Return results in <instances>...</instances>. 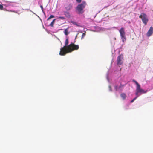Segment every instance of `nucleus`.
<instances>
[{
	"label": "nucleus",
	"mask_w": 153,
	"mask_h": 153,
	"mask_svg": "<svg viewBox=\"0 0 153 153\" xmlns=\"http://www.w3.org/2000/svg\"><path fill=\"white\" fill-rule=\"evenodd\" d=\"M78 45H76L73 43L70 44L67 46H64L60 49L59 55L62 56L65 55L67 53L71 52L74 50H77L79 48Z\"/></svg>",
	"instance_id": "obj_1"
},
{
	"label": "nucleus",
	"mask_w": 153,
	"mask_h": 153,
	"mask_svg": "<svg viewBox=\"0 0 153 153\" xmlns=\"http://www.w3.org/2000/svg\"><path fill=\"white\" fill-rule=\"evenodd\" d=\"M132 81L135 83L136 85L135 94L137 96H138V97L142 94H145L147 92V90L145 91L141 88L140 85L135 80L133 79Z\"/></svg>",
	"instance_id": "obj_2"
},
{
	"label": "nucleus",
	"mask_w": 153,
	"mask_h": 153,
	"mask_svg": "<svg viewBox=\"0 0 153 153\" xmlns=\"http://www.w3.org/2000/svg\"><path fill=\"white\" fill-rule=\"evenodd\" d=\"M86 5V2L84 1L81 4H79L76 7V9L78 11V13H82L83 12V10L85 8Z\"/></svg>",
	"instance_id": "obj_3"
},
{
	"label": "nucleus",
	"mask_w": 153,
	"mask_h": 153,
	"mask_svg": "<svg viewBox=\"0 0 153 153\" xmlns=\"http://www.w3.org/2000/svg\"><path fill=\"white\" fill-rule=\"evenodd\" d=\"M139 18L141 19L144 25H146L149 21L147 15L145 13H141L139 16Z\"/></svg>",
	"instance_id": "obj_4"
},
{
	"label": "nucleus",
	"mask_w": 153,
	"mask_h": 153,
	"mask_svg": "<svg viewBox=\"0 0 153 153\" xmlns=\"http://www.w3.org/2000/svg\"><path fill=\"white\" fill-rule=\"evenodd\" d=\"M123 59V56L122 54L118 56L117 59V65H120L122 64L123 63L122 61Z\"/></svg>",
	"instance_id": "obj_5"
},
{
	"label": "nucleus",
	"mask_w": 153,
	"mask_h": 153,
	"mask_svg": "<svg viewBox=\"0 0 153 153\" xmlns=\"http://www.w3.org/2000/svg\"><path fill=\"white\" fill-rule=\"evenodd\" d=\"M72 4L70 3L66 4L65 6V8L66 11H69L72 9Z\"/></svg>",
	"instance_id": "obj_6"
},
{
	"label": "nucleus",
	"mask_w": 153,
	"mask_h": 153,
	"mask_svg": "<svg viewBox=\"0 0 153 153\" xmlns=\"http://www.w3.org/2000/svg\"><path fill=\"white\" fill-rule=\"evenodd\" d=\"M153 33V27H151L148 31L146 33V36L147 37L151 36Z\"/></svg>",
	"instance_id": "obj_7"
},
{
	"label": "nucleus",
	"mask_w": 153,
	"mask_h": 153,
	"mask_svg": "<svg viewBox=\"0 0 153 153\" xmlns=\"http://www.w3.org/2000/svg\"><path fill=\"white\" fill-rule=\"evenodd\" d=\"M119 31L121 37H123L124 36H125V32L124 28H121L119 30Z\"/></svg>",
	"instance_id": "obj_8"
},
{
	"label": "nucleus",
	"mask_w": 153,
	"mask_h": 153,
	"mask_svg": "<svg viewBox=\"0 0 153 153\" xmlns=\"http://www.w3.org/2000/svg\"><path fill=\"white\" fill-rule=\"evenodd\" d=\"M63 13L64 15L66 18H70L71 14L68 11H64Z\"/></svg>",
	"instance_id": "obj_9"
},
{
	"label": "nucleus",
	"mask_w": 153,
	"mask_h": 153,
	"mask_svg": "<svg viewBox=\"0 0 153 153\" xmlns=\"http://www.w3.org/2000/svg\"><path fill=\"white\" fill-rule=\"evenodd\" d=\"M64 33L66 35H67L69 34L68 28L64 29Z\"/></svg>",
	"instance_id": "obj_10"
},
{
	"label": "nucleus",
	"mask_w": 153,
	"mask_h": 153,
	"mask_svg": "<svg viewBox=\"0 0 153 153\" xmlns=\"http://www.w3.org/2000/svg\"><path fill=\"white\" fill-rule=\"evenodd\" d=\"M121 97L123 100H125L126 98V96L125 94L123 93L121 94Z\"/></svg>",
	"instance_id": "obj_11"
},
{
	"label": "nucleus",
	"mask_w": 153,
	"mask_h": 153,
	"mask_svg": "<svg viewBox=\"0 0 153 153\" xmlns=\"http://www.w3.org/2000/svg\"><path fill=\"white\" fill-rule=\"evenodd\" d=\"M56 19H54L50 23L49 25L51 27H53V25L55 23V20H56Z\"/></svg>",
	"instance_id": "obj_12"
},
{
	"label": "nucleus",
	"mask_w": 153,
	"mask_h": 153,
	"mask_svg": "<svg viewBox=\"0 0 153 153\" xmlns=\"http://www.w3.org/2000/svg\"><path fill=\"white\" fill-rule=\"evenodd\" d=\"M68 38H67L65 41V46H67V45L68 44Z\"/></svg>",
	"instance_id": "obj_13"
},
{
	"label": "nucleus",
	"mask_w": 153,
	"mask_h": 153,
	"mask_svg": "<svg viewBox=\"0 0 153 153\" xmlns=\"http://www.w3.org/2000/svg\"><path fill=\"white\" fill-rule=\"evenodd\" d=\"M124 85H122L121 84H120V86L119 87V89L121 90H122V88L124 86Z\"/></svg>",
	"instance_id": "obj_14"
},
{
	"label": "nucleus",
	"mask_w": 153,
	"mask_h": 153,
	"mask_svg": "<svg viewBox=\"0 0 153 153\" xmlns=\"http://www.w3.org/2000/svg\"><path fill=\"white\" fill-rule=\"evenodd\" d=\"M122 41L123 42H124L126 40V36H124L123 37H121Z\"/></svg>",
	"instance_id": "obj_15"
},
{
	"label": "nucleus",
	"mask_w": 153,
	"mask_h": 153,
	"mask_svg": "<svg viewBox=\"0 0 153 153\" xmlns=\"http://www.w3.org/2000/svg\"><path fill=\"white\" fill-rule=\"evenodd\" d=\"M54 17V16L53 15H51L47 19V20H48L50 19L53 18Z\"/></svg>",
	"instance_id": "obj_16"
},
{
	"label": "nucleus",
	"mask_w": 153,
	"mask_h": 153,
	"mask_svg": "<svg viewBox=\"0 0 153 153\" xmlns=\"http://www.w3.org/2000/svg\"><path fill=\"white\" fill-rule=\"evenodd\" d=\"M138 97V96H137L135 98H134V99H133L131 101V102L132 103L135 100H136Z\"/></svg>",
	"instance_id": "obj_17"
},
{
	"label": "nucleus",
	"mask_w": 153,
	"mask_h": 153,
	"mask_svg": "<svg viewBox=\"0 0 153 153\" xmlns=\"http://www.w3.org/2000/svg\"><path fill=\"white\" fill-rule=\"evenodd\" d=\"M85 36V33H83L81 37V39H83Z\"/></svg>",
	"instance_id": "obj_18"
},
{
	"label": "nucleus",
	"mask_w": 153,
	"mask_h": 153,
	"mask_svg": "<svg viewBox=\"0 0 153 153\" xmlns=\"http://www.w3.org/2000/svg\"><path fill=\"white\" fill-rule=\"evenodd\" d=\"M58 18L59 19H65V18L64 17H63V16H59V17H58Z\"/></svg>",
	"instance_id": "obj_19"
},
{
	"label": "nucleus",
	"mask_w": 153,
	"mask_h": 153,
	"mask_svg": "<svg viewBox=\"0 0 153 153\" xmlns=\"http://www.w3.org/2000/svg\"><path fill=\"white\" fill-rule=\"evenodd\" d=\"M118 88L117 85H116L114 86V89L116 91H117V90H118Z\"/></svg>",
	"instance_id": "obj_20"
},
{
	"label": "nucleus",
	"mask_w": 153,
	"mask_h": 153,
	"mask_svg": "<svg viewBox=\"0 0 153 153\" xmlns=\"http://www.w3.org/2000/svg\"><path fill=\"white\" fill-rule=\"evenodd\" d=\"M3 8V7L2 5L0 4V10H2Z\"/></svg>",
	"instance_id": "obj_21"
},
{
	"label": "nucleus",
	"mask_w": 153,
	"mask_h": 153,
	"mask_svg": "<svg viewBox=\"0 0 153 153\" xmlns=\"http://www.w3.org/2000/svg\"><path fill=\"white\" fill-rule=\"evenodd\" d=\"M76 1L78 3H80L82 1V0H76Z\"/></svg>",
	"instance_id": "obj_22"
},
{
	"label": "nucleus",
	"mask_w": 153,
	"mask_h": 153,
	"mask_svg": "<svg viewBox=\"0 0 153 153\" xmlns=\"http://www.w3.org/2000/svg\"><path fill=\"white\" fill-rule=\"evenodd\" d=\"M40 7L41 8V9H42V11H43V6H42V5H41L40 6Z\"/></svg>",
	"instance_id": "obj_23"
},
{
	"label": "nucleus",
	"mask_w": 153,
	"mask_h": 153,
	"mask_svg": "<svg viewBox=\"0 0 153 153\" xmlns=\"http://www.w3.org/2000/svg\"><path fill=\"white\" fill-rule=\"evenodd\" d=\"M71 22L72 23H73V24H75V25L76 24V22H73V21H72Z\"/></svg>",
	"instance_id": "obj_24"
},
{
	"label": "nucleus",
	"mask_w": 153,
	"mask_h": 153,
	"mask_svg": "<svg viewBox=\"0 0 153 153\" xmlns=\"http://www.w3.org/2000/svg\"><path fill=\"white\" fill-rule=\"evenodd\" d=\"M109 88H110V89H111V87L110 86H109Z\"/></svg>",
	"instance_id": "obj_25"
}]
</instances>
